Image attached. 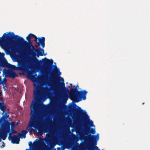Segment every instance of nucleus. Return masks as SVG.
Segmentation results:
<instances>
[{
    "label": "nucleus",
    "mask_w": 150,
    "mask_h": 150,
    "mask_svg": "<svg viewBox=\"0 0 150 150\" xmlns=\"http://www.w3.org/2000/svg\"><path fill=\"white\" fill-rule=\"evenodd\" d=\"M55 67H57V66H55Z\"/></svg>",
    "instance_id": "40"
},
{
    "label": "nucleus",
    "mask_w": 150,
    "mask_h": 150,
    "mask_svg": "<svg viewBox=\"0 0 150 150\" xmlns=\"http://www.w3.org/2000/svg\"><path fill=\"white\" fill-rule=\"evenodd\" d=\"M9 116L8 113H5L1 118L0 117V127L4 125L6 121L8 120L7 119Z\"/></svg>",
    "instance_id": "12"
},
{
    "label": "nucleus",
    "mask_w": 150,
    "mask_h": 150,
    "mask_svg": "<svg viewBox=\"0 0 150 150\" xmlns=\"http://www.w3.org/2000/svg\"><path fill=\"white\" fill-rule=\"evenodd\" d=\"M1 76H0V85L1 84Z\"/></svg>",
    "instance_id": "32"
},
{
    "label": "nucleus",
    "mask_w": 150,
    "mask_h": 150,
    "mask_svg": "<svg viewBox=\"0 0 150 150\" xmlns=\"http://www.w3.org/2000/svg\"><path fill=\"white\" fill-rule=\"evenodd\" d=\"M25 150H28V149H26Z\"/></svg>",
    "instance_id": "39"
},
{
    "label": "nucleus",
    "mask_w": 150,
    "mask_h": 150,
    "mask_svg": "<svg viewBox=\"0 0 150 150\" xmlns=\"http://www.w3.org/2000/svg\"><path fill=\"white\" fill-rule=\"evenodd\" d=\"M28 41V42L25 41L22 37L15 35L13 32H9L8 34L4 33L3 35L0 37V45L5 44V48L7 51L9 52L11 50V52H15L16 45L21 44L24 43L26 44L27 49L30 54L35 56V51L37 52L38 57L40 56L45 55L43 49H41L40 48L36 49L33 45L31 40Z\"/></svg>",
    "instance_id": "1"
},
{
    "label": "nucleus",
    "mask_w": 150,
    "mask_h": 150,
    "mask_svg": "<svg viewBox=\"0 0 150 150\" xmlns=\"http://www.w3.org/2000/svg\"><path fill=\"white\" fill-rule=\"evenodd\" d=\"M38 42H37V43L38 44V45H41L42 48L45 47V38L44 37H42L41 38H38Z\"/></svg>",
    "instance_id": "13"
},
{
    "label": "nucleus",
    "mask_w": 150,
    "mask_h": 150,
    "mask_svg": "<svg viewBox=\"0 0 150 150\" xmlns=\"http://www.w3.org/2000/svg\"><path fill=\"white\" fill-rule=\"evenodd\" d=\"M17 68L18 71L25 72L28 70V67L26 62L21 61L18 63Z\"/></svg>",
    "instance_id": "10"
},
{
    "label": "nucleus",
    "mask_w": 150,
    "mask_h": 150,
    "mask_svg": "<svg viewBox=\"0 0 150 150\" xmlns=\"http://www.w3.org/2000/svg\"><path fill=\"white\" fill-rule=\"evenodd\" d=\"M22 135L20 133H18V135H13L9 140H11L13 144H19L20 141V138L22 137Z\"/></svg>",
    "instance_id": "11"
},
{
    "label": "nucleus",
    "mask_w": 150,
    "mask_h": 150,
    "mask_svg": "<svg viewBox=\"0 0 150 150\" xmlns=\"http://www.w3.org/2000/svg\"><path fill=\"white\" fill-rule=\"evenodd\" d=\"M33 37L35 38V39L34 41H35L36 43L37 42V40L38 39V38L37 37V36L34 35Z\"/></svg>",
    "instance_id": "25"
},
{
    "label": "nucleus",
    "mask_w": 150,
    "mask_h": 150,
    "mask_svg": "<svg viewBox=\"0 0 150 150\" xmlns=\"http://www.w3.org/2000/svg\"><path fill=\"white\" fill-rule=\"evenodd\" d=\"M84 146H85L84 144H81V147L82 148H83L84 147Z\"/></svg>",
    "instance_id": "30"
},
{
    "label": "nucleus",
    "mask_w": 150,
    "mask_h": 150,
    "mask_svg": "<svg viewBox=\"0 0 150 150\" xmlns=\"http://www.w3.org/2000/svg\"><path fill=\"white\" fill-rule=\"evenodd\" d=\"M1 54V52H0V54Z\"/></svg>",
    "instance_id": "43"
},
{
    "label": "nucleus",
    "mask_w": 150,
    "mask_h": 150,
    "mask_svg": "<svg viewBox=\"0 0 150 150\" xmlns=\"http://www.w3.org/2000/svg\"><path fill=\"white\" fill-rule=\"evenodd\" d=\"M69 109H71L72 108V107L71 106H69Z\"/></svg>",
    "instance_id": "36"
},
{
    "label": "nucleus",
    "mask_w": 150,
    "mask_h": 150,
    "mask_svg": "<svg viewBox=\"0 0 150 150\" xmlns=\"http://www.w3.org/2000/svg\"><path fill=\"white\" fill-rule=\"evenodd\" d=\"M88 138L90 142V145L88 150H100L98 149V147L96 146L97 142L99 139L98 134H97L96 135L90 134L88 136Z\"/></svg>",
    "instance_id": "7"
},
{
    "label": "nucleus",
    "mask_w": 150,
    "mask_h": 150,
    "mask_svg": "<svg viewBox=\"0 0 150 150\" xmlns=\"http://www.w3.org/2000/svg\"><path fill=\"white\" fill-rule=\"evenodd\" d=\"M64 79L59 77V80L58 81L55 80L53 82V86L54 88L57 89L63 88L64 90L62 92H61L60 94V97L63 102L65 103L68 100L69 96L68 93L69 91V89L65 86V83L63 82Z\"/></svg>",
    "instance_id": "4"
},
{
    "label": "nucleus",
    "mask_w": 150,
    "mask_h": 150,
    "mask_svg": "<svg viewBox=\"0 0 150 150\" xmlns=\"http://www.w3.org/2000/svg\"><path fill=\"white\" fill-rule=\"evenodd\" d=\"M69 85H70V86H69L68 87L69 88H70L72 86V83H70Z\"/></svg>",
    "instance_id": "31"
},
{
    "label": "nucleus",
    "mask_w": 150,
    "mask_h": 150,
    "mask_svg": "<svg viewBox=\"0 0 150 150\" xmlns=\"http://www.w3.org/2000/svg\"><path fill=\"white\" fill-rule=\"evenodd\" d=\"M6 74L9 77L12 79H14L18 76L15 72L12 70L8 71L6 72Z\"/></svg>",
    "instance_id": "14"
},
{
    "label": "nucleus",
    "mask_w": 150,
    "mask_h": 150,
    "mask_svg": "<svg viewBox=\"0 0 150 150\" xmlns=\"http://www.w3.org/2000/svg\"><path fill=\"white\" fill-rule=\"evenodd\" d=\"M78 87V86L77 85L75 88H71L70 90L69 93L71 100L76 102H79L82 99L85 100L86 99V95L88 93L86 90L79 91L77 88Z\"/></svg>",
    "instance_id": "5"
},
{
    "label": "nucleus",
    "mask_w": 150,
    "mask_h": 150,
    "mask_svg": "<svg viewBox=\"0 0 150 150\" xmlns=\"http://www.w3.org/2000/svg\"><path fill=\"white\" fill-rule=\"evenodd\" d=\"M7 82V80L5 77H4V79H3V80H1V84H2L3 86L4 85V84L6 83Z\"/></svg>",
    "instance_id": "21"
},
{
    "label": "nucleus",
    "mask_w": 150,
    "mask_h": 150,
    "mask_svg": "<svg viewBox=\"0 0 150 150\" xmlns=\"http://www.w3.org/2000/svg\"><path fill=\"white\" fill-rule=\"evenodd\" d=\"M8 133H9V136L8 137V139H9H9H10L11 138V137H12V136H11V135L13 133L12 132H11V131Z\"/></svg>",
    "instance_id": "24"
},
{
    "label": "nucleus",
    "mask_w": 150,
    "mask_h": 150,
    "mask_svg": "<svg viewBox=\"0 0 150 150\" xmlns=\"http://www.w3.org/2000/svg\"><path fill=\"white\" fill-rule=\"evenodd\" d=\"M33 104L31 106L30 108L31 112L30 115H31L30 121L28 126L26 128L27 130H23L21 132L22 133V137L25 138L26 137V134L29 131L30 129L32 127L37 128L38 126L39 123L38 121L36 120V114L38 111V106L37 103L35 101L32 102Z\"/></svg>",
    "instance_id": "2"
},
{
    "label": "nucleus",
    "mask_w": 150,
    "mask_h": 150,
    "mask_svg": "<svg viewBox=\"0 0 150 150\" xmlns=\"http://www.w3.org/2000/svg\"><path fill=\"white\" fill-rule=\"evenodd\" d=\"M39 134H40V135H42V134H43L42 132H40V131H39Z\"/></svg>",
    "instance_id": "34"
},
{
    "label": "nucleus",
    "mask_w": 150,
    "mask_h": 150,
    "mask_svg": "<svg viewBox=\"0 0 150 150\" xmlns=\"http://www.w3.org/2000/svg\"><path fill=\"white\" fill-rule=\"evenodd\" d=\"M33 85L35 89L33 91V95L35 99L36 100H38L41 96L42 92L45 89V87H43V84L42 83H33Z\"/></svg>",
    "instance_id": "8"
},
{
    "label": "nucleus",
    "mask_w": 150,
    "mask_h": 150,
    "mask_svg": "<svg viewBox=\"0 0 150 150\" xmlns=\"http://www.w3.org/2000/svg\"><path fill=\"white\" fill-rule=\"evenodd\" d=\"M34 130V129L32 128L30 130V134H32V131Z\"/></svg>",
    "instance_id": "28"
},
{
    "label": "nucleus",
    "mask_w": 150,
    "mask_h": 150,
    "mask_svg": "<svg viewBox=\"0 0 150 150\" xmlns=\"http://www.w3.org/2000/svg\"><path fill=\"white\" fill-rule=\"evenodd\" d=\"M49 74H50L53 80L52 81V85L53 86V82L55 80H56L57 81H58L59 80V79H57L55 78L54 74L53 72H52L50 73H49Z\"/></svg>",
    "instance_id": "17"
},
{
    "label": "nucleus",
    "mask_w": 150,
    "mask_h": 150,
    "mask_svg": "<svg viewBox=\"0 0 150 150\" xmlns=\"http://www.w3.org/2000/svg\"><path fill=\"white\" fill-rule=\"evenodd\" d=\"M40 63V62H39V63H38V64H39Z\"/></svg>",
    "instance_id": "42"
},
{
    "label": "nucleus",
    "mask_w": 150,
    "mask_h": 150,
    "mask_svg": "<svg viewBox=\"0 0 150 150\" xmlns=\"http://www.w3.org/2000/svg\"><path fill=\"white\" fill-rule=\"evenodd\" d=\"M3 144H2L1 146L2 148H4V147L5 146V144L4 143V142H3Z\"/></svg>",
    "instance_id": "27"
},
{
    "label": "nucleus",
    "mask_w": 150,
    "mask_h": 150,
    "mask_svg": "<svg viewBox=\"0 0 150 150\" xmlns=\"http://www.w3.org/2000/svg\"><path fill=\"white\" fill-rule=\"evenodd\" d=\"M20 124V121H18V122H16L15 123V125H16V126L18 125L19 124Z\"/></svg>",
    "instance_id": "26"
},
{
    "label": "nucleus",
    "mask_w": 150,
    "mask_h": 150,
    "mask_svg": "<svg viewBox=\"0 0 150 150\" xmlns=\"http://www.w3.org/2000/svg\"><path fill=\"white\" fill-rule=\"evenodd\" d=\"M11 128H14L16 126L14 122H10L8 120H6L4 125L0 127V142L1 141V139L5 140L7 138L8 133L11 131Z\"/></svg>",
    "instance_id": "6"
},
{
    "label": "nucleus",
    "mask_w": 150,
    "mask_h": 150,
    "mask_svg": "<svg viewBox=\"0 0 150 150\" xmlns=\"http://www.w3.org/2000/svg\"><path fill=\"white\" fill-rule=\"evenodd\" d=\"M73 87H75V86H74Z\"/></svg>",
    "instance_id": "41"
},
{
    "label": "nucleus",
    "mask_w": 150,
    "mask_h": 150,
    "mask_svg": "<svg viewBox=\"0 0 150 150\" xmlns=\"http://www.w3.org/2000/svg\"><path fill=\"white\" fill-rule=\"evenodd\" d=\"M38 45H35V47L37 48L38 47Z\"/></svg>",
    "instance_id": "33"
},
{
    "label": "nucleus",
    "mask_w": 150,
    "mask_h": 150,
    "mask_svg": "<svg viewBox=\"0 0 150 150\" xmlns=\"http://www.w3.org/2000/svg\"><path fill=\"white\" fill-rule=\"evenodd\" d=\"M11 64L8 63L7 61L6 60V62L5 63V64L4 66V67H7L9 69H11Z\"/></svg>",
    "instance_id": "19"
},
{
    "label": "nucleus",
    "mask_w": 150,
    "mask_h": 150,
    "mask_svg": "<svg viewBox=\"0 0 150 150\" xmlns=\"http://www.w3.org/2000/svg\"><path fill=\"white\" fill-rule=\"evenodd\" d=\"M11 69L12 70H18V69L17 68V67H16L15 66L13 65H12Z\"/></svg>",
    "instance_id": "22"
},
{
    "label": "nucleus",
    "mask_w": 150,
    "mask_h": 150,
    "mask_svg": "<svg viewBox=\"0 0 150 150\" xmlns=\"http://www.w3.org/2000/svg\"><path fill=\"white\" fill-rule=\"evenodd\" d=\"M57 71L59 72V75H60L61 74V73L60 72L59 69H57Z\"/></svg>",
    "instance_id": "29"
},
{
    "label": "nucleus",
    "mask_w": 150,
    "mask_h": 150,
    "mask_svg": "<svg viewBox=\"0 0 150 150\" xmlns=\"http://www.w3.org/2000/svg\"><path fill=\"white\" fill-rule=\"evenodd\" d=\"M90 128L89 129H85L86 130L85 133L86 134V135H88V134L91 133L93 134H94L96 133V131L95 130V129L91 128V130L90 131L89 129H90Z\"/></svg>",
    "instance_id": "16"
},
{
    "label": "nucleus",
    "mask_w": 150,
    "mask_h": 150,
    "mask_svg": "<svg viewBox=\"0 0 150 150\" xmlns=\"http://www.w3.org/2000/svg\"><path fill=\"white\" fill-rule=\"evenodd\" d=\"M41 63L43 67L48 71H50V67L52 65L53 61L52 59H49L46 57L42 59Z\"/></svg>",
    "instance_id": "9"
},
{
    "label": "nucleus",
    "mask_w": 150,
    "mask_h": 150,
    "mask_svg": "<svg viewBox=\"0 0 150 150\" xmlns=\"http://www.w3.org/2000/svg\"><path fill=\"white\" fill-rule=\"evenodd\" d=\"M6 62V60L4 61L2 58L0 57V66L4 67Z\"/></svg>",
    "instance_id": "18"
},
{
    "label": "nucleus",
    "mask_w": 150,
    "mask_h": 150,
    "mask_svg": "<svg viewBox=\"0 0 150 150\" xmlns=\"http://www.w3.org/2000/svg\"><path fill=\"white\" fill-rule=\"evenodd\" d=\"M76 107H78L77 109L74 110L77 118L79 122H82L84 127L85 129H89L88 127L86 125V122L87 120H89L88 124L90 127H95L93 125V122L90 120L88 115L87 114L85 110L81 109L80 107L76 105L75 104Z\"/></svg>",
    "instance_id": "3"
},
{
    "label": "nucleus",
    "mask_w": 150,
    "mask_h": 150,
    "mask_svg": "<svg viewBox=\"0 0 150 150\" xmlns=\"http://www.w3.org/2000/svg\"><path fill=\"white\" fill-rule=\"evenodd\" d=\"M34 35L32 34V33H30L29 34L28 36H27L26 37V39L27 40H30V38H32V37H33Z\"/></svg>",
    "instance_id": "20"
},
{
    "label": "nucleus",
    "mask_w": 150,
    "mask_h": 150,
    "mask_svg": "<svg viewBox=\"0 0 150 150\" xmlns=\"http://www.w3.org/2000/svg\"><path fill=\"white\" fill-rule=\"evenodd\" d=\"M0 109L3 112L1 114L3 115L4 112H5L6 109V107L4 105L3 102H0Z\"/></svg>",
    "instance_id": "15"
},
{
    "label": "nucleus",
    "mask_w": 150,
    "mask_h": 150,
    "mask_svg": "<svg viewBox=\"0 0 150 150\" xmlns=\"http://www.w3.org/2000/svg\"><path fill=\"white\" fill-rule=\"evenodd\" d=\"M3 88L4 90H5V87H4V86H3Z\"/></svg>",
    "instance_id": "37"
},
{
    "label": "nucleus",
    "mask_w": 150,
    "mask_h": 150,
    "mask_svg": "<svg viewBox=\"0 0 150 150\" xmlns=\"http://www.w3.org/2000/svg\"><path fill=\"white\" fill-rule=\"evenodd\" d=\"M11 132L13 134H16L17 133V131L15 130L14 128H11Z\"/></svg>",
    "instance_id": "23"
},
{
    "label": "nucleus",
    "mask_w": 150,
    "mask_h": 150,
    "mask_svg": "<svg viewBox=\"0 0 150 150\" xmlns=\"http://www.w3.org/2000/svg\"><path fill=\"white\" fill-rule=\"evenodd\" d=\"M30 144H32V142H29V146H30Z\"/></svg>",
    "instance_id": "35"
},
{
    "label": "nucleus",
    "mask_w": 150,
    "mask_h": 150,
    "mask_svg": "<svg viewBox=\"0 0 150 150\" xmlns=\"http://www.w3.org/2000/svg\"><path fill=\"white\" fill-rule=\"evenodd\" d=\"M2 94V93H1L0 92V96H1V95Z\"/></svg>",
    "instance_id": "38"
}]
</instances>
